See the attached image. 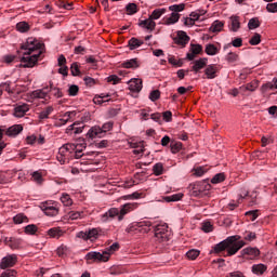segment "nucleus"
I'll return each mask as SVG.
<instances>
[{
  "label": "nucleus",
  "instance_id": "3c124183",
  "mask_svg": "<svg viewBox=\"0 0 277 277\" xmlns=\"http://www.w3.org/2000/svg\"><path fill=\"white\" fill-rule=\"evenodd\" d=\"M106 81L108 83H113V85H118V83H120V81H122V79H120L118 76L116 75H111V76H108L106 78Z\"/></svg>",
  "mask_w": 277,
  "mask_h": 277
},
{
  "label": "nucleus",
  "instance_id": "cd10ccee",
  "mask_svg": "<svg viewBox=\"0 0 277 277\" xmlns=\"http://www.w3.org/2000/svg\"><path fill=\"white\" fill-rule=\"evenodd\" d=\"M194 175L195 176H205L207 172H209V167L202 166V167H195L193 169Z\"/></svg>",
  "mask_w": 277,
  "mask_h": 277
},
{
  "label": "nucleus",
  "instance_id": "a211bd4d",
  "mask_svg": "<svg viewBox=\"0 0 277 277\" xmlns=\"http://www.w3.org/2000/svg\"><path fill=\"white\" fill-rule=\"evenodd\" d=\"M251 272H252V274H254L255 276H263V274H264L265 272H267V265L262 264V263H260V264H253V265L251 266Z\"/></svg>",
  "mask_w": 277,
  "mask_h": 277
},
{
  "label": "nucleus",
  "instance_id": "4d7b16f0",
  "mask_svg": "<svg viewBox=\"0 0 277 277\" xmlns=\"http://www.w3.org/2000/svg\"><path fill=\"white\" fill-rule=\"evenodd\" d=\"M245 241H254L256 234L254 232H247L243 236Z\"/></svg>",
  "mask_w": 277,
  "mask_h": 277
},
{
  "label": "nucleus",
  "instance_id": "6e6d98bb",
  "mask_svg": "<svg viewBox=\"0 0 277 277\" xmlns=\"http://www.w3.org/2000/svg\"><path fill=\"white\" fill-rule=\"evenodd\" d=\"M68 94L70 96H77L79 94V87L77 84H71L68 89Z\"/></svg>",
  "mask_w": 277,
  "mask_h": 277
},
{
  "label": "nucleus",
  "instance_id": "e2e57ef3",
  "mask_svg": "<svg viewBox=\"0 0 277 277\" xmlns=\"http://www.w3.org/2000/svg\"><path fill=\"white\" fill-rule=\"evenodd\" d=\"M16 271L15 269H9L1 274V277H16Z\"/></svg>",
  "mask_w": 277,
  "mask_h": 277
},
{
  "label": "nucleus",
  "instance_id": "c03bdc74",
  "mask_svg": "<svg viewBox=\"0 0 277 277\" xmlns=\"http://www.w3.org/2000/svg\"><path fill=\"white\" fill-rule=\"evenodd\" d=\"M249 29H258V27H261V22H259L258 17H253L248 23Z\"/></svg>",
  "mask_w": 277,
  "mask_h": 277
},
{
  "label": "nucleus",
  "instance_id": "6ab92c4d",
  "mask_svg": "<svg viewBox=\"0 0 277 277\" xmlns=\"http://www.w3.org/2000/svg\"><path fill=\"white\" fill-rule=\"evenodd\" d=\"M207 62H208V60L205 57L194 61V65L192 67L193 72H200V70H202V68H206Z\"/></svg>",
  "mask_w": 277,
  "mask_h": 277
},
{
  "label": "nucleus",
  "instance_id": "4c0bfd02",
  "mask_svg": "<svg viewBox=\"0 0 277 277\" xmlns=\"http://www.w3.org/2000/svg\"><path fill=\"white\" fill-rule=\"evenodd\" d=\"M170 146H171V153H173V155H176V153H180L181 149L183 148V143L172 142Z\"/></svg>",
  "mask_w": 277,
  "mask_h": 277
},
{
  "label": "nucleus",
  "instance_id": "f257e3e1",
  "mask_svg": "<svg viewBox=\"0 0 277 277\" xmlns=\"http://www.w3.org/2000/svg\"><path fill=\"white\" fill-rule=\"evenodd\" d=\"M150 228H154L155 237L160 243L170 241L172 232L166 223L153 225V222L148 220L136 222L127 228V233H150Z\"/></svg>",
  "mask_w": 277,
  "mask_h": 277
},
{
  "label": "nucleus",
  "instance_id": "2f4dec72",
  "mask_svg": "<svg viewBox=\"0 0 277 277\" xmlns=\"http://www.w3.org/2000/svg\"><path fill=\"white\" fill-rule=\"evenodd\" d=\"M153 172H154L155 176H161V174H163V172H164L163 163L157 162L156 164H154Z\"/></svg>",
  "mask_w": 277,
  "mask_h": 277
},
{
  "label": "nucleus",
  "instance_id": "39448f33",
  "mask_svg": "<svg viewBox=\"0 0 277 277\" xmlns=\"http://www.w3.org/2000/svg\"><path fill=\"white\" fill-rule=\"evenodd\" d=\"M120 250V245L118 242H114L110 247L106 248V250L101 252H89L85 255V260L90 263L93 261L94 263H107L109 261V256L114 254V252H118Z\"/></svg>",
  "mask_w": 277,
  "mask_h": 277
},
{
  "label": "nucleus",
  "instance_id": "0e129e2a",
  "mask_svg": "<svg viewBox=\"0 0 277 277\" xmlns=\"http://www.w3.org/2000/svg\"><path fill=\"white\" fill-rule=\"evenodd\" d=\"M83 81H84L85 85H88L89 88H92V85H94L96 83V80H94L91 77H84Z\"/></svg>",
  "mask_w": 277,
  "mask_h": 277
},
{
  "label": "nucleus",
  "instance_id": "5fc2aeb1",
  "mask_svg": "<svg viewBox=\"0 0 277 277\" xmlns=\"http://www.w3.org/2000/svg\"><path fill=\"white\" fill-rule=\"evenodd\" d=\"M201 229L203 233H211L213 232V224L211 222L207 221L202 223Z\"/></svg>",
  "mask_w": 277,
  "mask_h": 277
},
{
  "label": "nucleus",
  "instance_id": "052dcab7",
  "mask_svg": "<svg viewBox=\"0 0 277 277\" xmlns=\"http://www.w3.org/2000/svg\"><path fill=\"white\" fill-rule=\"evenodd\" d=\"M246 215L250 217L251 222H254V220L259 217V210L248 211L246 212Z\"/></svg>",
  "mask_w": 277,
  "mask_h": 277
},
{
  "label": "nucleus",
  "instance_id": "5701e85b",
  "mask_svg": "<svg viewBox=\"0 0 277 277\" xmlns=\"http://www.w3.org/2000/svg\"><path fill=\"white\" fill-rule=\"evenodd\" d=\"M229 24L232 26L230 28L232 31H239V28L241 27V23H239V16L233 15L229 18Z\"/></svg>",
  "mask_w": 277,
  "mask_h": 277
},
{
  "label": "nucleus",
  "instance_id": "393cba45",
  "mask_svg": "<svg viewBox=\"0 0 277 277\" xmlns=\"http://www.w3.org/2000/svg\"><path fill=\"white\" fill-rule=\"evenodd\" d=\"M223 28H224L223 22L214 21L210 26V31H212V34H220V31H222Z\"/></svg>",
  "mask_w": 277,
  "mask_h": 277
},
{
  "label": "nucleus",
  "instance_id": "79ce46f5",
  "mask_svg": "<svg viewBox=\"0 0 277 277\" xmlns=\"http://www.w3.org/2000/svg\"><path fill=\"white\" fill-rule=\"evenodd\" d=\"M69 220H81L83 217L82 211H69L68 212Z\"/></svg>",
  "mask_w": 277,
  "mask_h": 277
},
{
  "label": "nucleus",
  "instance_id": "1a4fd4ad",
  "mask_svg": "<svg viewBox=\"0 0 277 277\" xmlns=\"http://www.w3.org/2000/svg\"><path fill=\"white\" fill-rule=\"evenodd\" d=\"M189 187L193 190L194 196H200L202 192H207V189H211V185H209L207 181L195 182L190 184Z\"/></svg>",
  "mask_w": 277,
  "mask_h": 277
},
{
  "label": "nucleus",
  "instance_id": "72a5a7b5",
  "mask_svg": "<svg viewBox=\"0 0 277 277\" xmlns=\"http://www.w3.org/2000/svg\"><path fill=\"white\" fill-rule=\"evenodd\" d=\"M16 29L21 34H26V31H29V24H27L26 22H19L16 24Z\"/></svg>",
  "mask_w": 277,
  "mask_h": 277
},
{
  "label": "nucleus",
  "instance_id": "f3484780",
  "mask_svg": "<svg viewBox=\"0 0 277 277\" xmlns=\"http://www.w3.org/2000/svg\"><path fill=\"white\" fill-rule=\"evenodd\" d=\"M27 111H29V106L27 104L17 105L14 108L13 116H15V118H23Z\"/></svg>",
  "mask_w": 277,
  "mask_h": 277
},
{
  "label": "nucleus",
  "instance_id": "603ef678",
  "mask_svg": "<svg viewBox=\"0 0 277 277\" xmlns=\"http://www.w3.org/2000/svg\"><path fill=\"white\" fill-rule=\"evenodd\" d=\"M9 246L12 250H18V248H21V240L16 238H11Z\"/></svg>",
  "mask_w": 277,
  "mask_h": 277
},
{
  "label": "nucleus",
  "instance_id": "a18cd8bd",
  "mask_svg": "<svg viewBox=\"0 0 277 277\" xmlns=\"http://www.w3.org/2000/svg\"><path fill=\"white\" fill-rule=\"evenodd\" d=\"M168 62L169 64H171L172 66H177L179 68H181V66H183V60H176V57L169 55L168 57Z\"/></svg>",
  "mask_w": 277,
  "mask_h": 277
},
{
  "label": "nucleus",
  "instance_id": "aec40b11",
  "mask_svg": "<svg viewBox=\"0 0 277 277\" xmlns=\"http://www.w3.org/2000/svg\"><path fill=\"white\" fill-rule=\"evenodd\" d=\"M49 92L50 89L49 87L42 90H36L31 93L32 98H44L47 101V98H49Z\"/></svg>",
  "mask_w": 277,
  "mask_h": 277
},
{
  "label": "nucleus",
  "instance_id": "4468645a",
  "mask_svg": "<svg viewBox=\"0 0 277 277\" xmlns=\"http://www.w3.org/2000/svg\"><path fill=\"white\" fill-rule=\"evenodd\" d=\"M217 72H220V67L215 64L208 65L205 69V75L208 79H215Z\"/></svg>",
  "mask_w": 277,
  "mask_h": 277
},
{
  "label": "nucleus",
  "instance_id": "f8f14e48",
  "mask_svg": "<svg viewBox=\"0 0 277 277\" xmlns=\"http://www.w3.org/2000/svg\"><path fill=\"white\" fill-rule=\"evenodd\" d=\"M200 53H202V45L192 43L190 52L186 54V57L189 62H194V60H196V55H200Z\"/></svg>",
  "mask_w": 277,
  "mask_h": 277
},
{
  "label": "nucleus",
  "instance_id": "ddd939ff",
  "mask_svg": "<svg viewBox=\"0 0 277 277\" xmlns=\"http://www.w3.org/2000/svg\"><path fill=\"white\" fill-rule=\"evenodd\" d=\"M43 213L45 215H48L49 217H55V215H57L60 213V210L57 209V207L51 205V203H44L41 207Z\"/></svg>",
  "mask_w": 277,
  "mask_h": 277
},
{
  "label": "nucleus",
  "instance_id": "a878e982",
  "mask_svg": "<svg viewBox=\"0 0 277 277\" xmlns=\"http://www.w3.org/2000/svg\"><path fill=\"white\" fill-rule=\"evenodd\" d=\"M177 38V44H182V47H185V44L189 42V36H187V32L185 31H179Z\"/></svg>",
  "mask_w": 277,
  "mask_h": 277
},
{
  "label": "nucleus",
  "instance_id": "8fccbe9b",
  "mask_svg": "<svg viewBox=\"0 0 277 277\" xmlns=\"http://www.w3.org/2000/svg\"><path fill=\"white\" fill-rule=\"evenodd\" d=\"M267 90H277V80L274 83L268 82L262 85V92H267Z\"/></svg>",
  "mask_w": 277,
  "mask_h": 277
},
{
  "label": "nucleus",
  "instance_id": "c756f323",
  "mask_svg": "<svg viewBox=\"0 0 277 277\" xmlns=\"http://www.w3.org/2000/svg\"><path fill=\"white\" fill-rule=\"evenodd\" d=\"M53 114V106H48L39 114V120H47Z\"/></svg>",
  "mask_w": 277,
  "mask_h": 277
},
{
  "label": "nucleus",
  "instance_id": "680f3d73",
  "mask_svg": "<svg viewBox=\"0 0 277 277\" xmlns=\"http://www.w3.org/2000/svg\"><path fill=\"white\" fill-rule=\"evenodd\" d=\"M266 10H267V12H271L272 14H276V12H277V2L268 3L266 5Z\"/></svg>",
  "mask_w": 277,
  "mask_h": 277
},
{
  "label": "nucleus",
  "instance_id": "bb28decb",
  "mask_svg": "<svg viewBox=\"0 0 277 277\" xmlns=\"http://www.w3.org/2000/svg\"><path fill=\"white\" fill-rule=\"evenodd\" d=\"M123 68H140L137 58H131L122 63Z\"/></svg>",
  "mask_w": 277,
  "mask_h": 277
},
{
  "label": "nucleus",
  "instance_id": "412c9836",
  "mask_svg": "<svg viewBox=\"0 0 277 277\" xmlns=\"http://www.w3.org/2000/svg\"><path fill=\"white\" fill-rule=\"evenodd\" d=\"M142 44H144V40H140L135 37H132L128 41V47L130 48V51H135V49H140V47H142Z\"/></svg>",
  "mask_w": 277,
  "mask_h": 277
},
{
  "label": "nucleus",
  "instance_id": "58836bf2",
  "mask_svg": "<svg viewBox=\"0 0 277 277\" xmlns=\"http://www.w3.org/2000/svg\"><path fill=\"white\" fill-rule=\"evenodd\" d=\"M225 180L226 175H224V173H217L212 177L211 183H213V185H217V183H222Z\"/></svg>",
  "mask_w": 277,
  "mask_h": 277
},
{
  "label": "nucleus",
  "instance_id": "c85d7f7f",
  "mask_svg": "<svg viewBox=\"0 0 277 277\" xmlns=\"http://www.w3.org/2000/svg\"><path fill=\"white\" fill-rule=\"evenodd\" d=\"M206 53L207 55H217L220 53V50L215 44L209 43L206 45Z\"/></svg>",
  "mask_w": 277,
  "mask_h": 277
},
{
  "label": "nucleus",
  "instance_id": "f03ea898",
  "mask_svg": "<svg viewBox=\"0 0 277 277\" xmlns=\"http://www.w3.org/2000/svg\"><path fill=\"white\" fill-rule=\"evenodd\" d=\"M42 47L36 38L30 37L22 44L21 49L24 51L23 57L21 58L19 68H34L38 64L40 55H42Z\"/></svg>",
  "mask_w": 277,
  "mask_h": 277
},
{
  "label": "nucleus",
  "instance_id": "338daca9",
  "mask_svg": "<svg viewBox=\"0 0 277 277\" xmlns=\"http://www.w3.org/2000/svg\"><path fill=\"white\" fill-rule=\"evenodd\" d=\"M237 54H235L234 52H229L226 56L227 62L233 63V62H237Z\"/></svg>",
  "mask_w": 277,
  "mask_h": 277
},
{
  "label": "nucleus",
  "instance_id": "7ed1b4c3",
  "mask_svg": "<svg viewBox=\"0 0 277 277\" xmlns=\"http://www.w3.org/2000/svg\"><path fill=\"white\" fill-rule=\"evenodd\" d=\"M241 236H232V237H227L225 240L216 243L213 247V252L215 254H222V252H226V256H233L235 254H237V252H239V250H241V248H243V246H246V241L240 240Z\"/></svg>",
  "mask_w": 277,
  "mask_h": 277
},
{
  "label": "nucleus",
  "instance_id": "b1692460",
  "mask_svg": "<svg viewBox=\"0 0 277 277\" xmlns=\"http://www.w3.org/2000/svg\"><path fill=\"white\" fill-rule=\"evenodd\" d=\"M183 193H177L163 197V200L164 202H179V200H183Z\"/></svg>",
  "mask_w": 277,
  "mask_h": 277
},
{
  "label": "nucleus",
  "instance_id": "473e14b6",
  "mask_svg": "<svg viewBox=\"0 0 277 277\" xmlns=\"http://www.w3.org/2000/svg\"><path fill=\"white\" fill-rule=\"evenodd\" d=\"M179 18H181V14L172 13L170 17L166 19V25H174V23H179Z\"/></svg>",
  "mask_w": 277,
  "mask_h": 277
},
{
  "label": "nucleus",
  "instance_id": "6e6552de",
  "mask_svg": "<svg viewBox=\"0 0 277 277\" xmlns=\"http://www.w3.org/2000/svg\"><path fill=\"white\" fill-rule=\"evenodd\" d=\"M101 233H103L101 228H92L88 232H80L78 234V237L79 239H83L84 241H96V239L101 237Z\"/></svg>",
  "mask_w": 277,
  "mask_h": 277
},
{
  "label": "nucleus",
  "instance_id": "423d86ee",
  "mask_svg": "<svg viewBox=\"0 0 277 277\" xmlns=\"http://www.w3.org/2000/svg\"><path fill=\"white\" fill-rule=\"evenodd\" d=\"M166 12V9L154 10L147 19L138 23L140 27H143V29H148L149 31H155V27H157V23H155V21H159V18H161Z\"/></svg>",
  "mask_w": 277,
  "mask_h": 277
},
{
  "label": "nucleus",
  "instance_id": "774afa93",
  "mask_svg": "<svg viewBox=\"0 0 277 277\" xmlns=\"http://www.w3.org/2000/svg\"><path fill=\"white\" fill-rule=\"evenodd\" d=\"M11 85H12V82L6 81V82H2V83L0 84V88H1L2 92H3V90H4L5 92H9V93H10V87H11Z\"/></svg>",
  "mask_w": 277,
  "mask_h": 277
},
{
  "label": "nucleus",
  "instance_id": "f704fd0d",
  "mask_svg": "<svg viewBox=\"0 0 277 277\" xmlns=\"http://www.w3.org/2000/svg\"><path fill=\"white\" fill-rule=\"evenodd\" d=\"M256 88H258V84L254 82L247 83L245 87H240V92H254Z\"/></svg>",
  "mask_w": 277,
  "mask_h": 277
},
{
  "label": "nucleus",
  "instance_id": "09e8293b",
  "mask_svg": "<svg viewBox=\"0 0 277 277\" xmlns=\"http://www.w3.org/2000/svg\"><path fill=\"white\" fill-rule=\"evenodd\" d=\"M170 12H183L185 10V3H180V4H173L169 6Z\"/></svg>",
  "mask_w": 277,
  "mask_h": 277
},
{
  "label": "nucleus",
  "instance_id": "e433bc0d",
  "mask_svg": "<svg viewBox=\"0 0 277 277\" xmlns=\"http://www.w3.org/2000/svg\"><path fill=\"white\" fill-rule=\"evenodd\" d=\"M126 11L130 16H133V14H137V4L135 3H129L126 6Z\"/></svg>",
  "mask_w": 277,
  "mask_h": 277
},
{
  "label": "nucleus",
  "instance_id": "a19ab883",
  "mask_svg": "<svg viewBox=\"0 0 277 277\" xmlns=\"http://www.w3.org/2000/svg\"><path fill=\"white\" fill-rule=\"evenodd\" d=\"M61 202L65 206V207H70L72 206V199L70 198V195L68 194H63L61 197Z\"/></svg>",
  "mask_w": 277,
  "mask_h": 277
},
{
  "label": "nucleus",
  "instance_id": "2eb2a0df",
  "mask_svg": "<svg viewBox=\"0 0 277 277\" xmlns=\"http://www.w3.org/2000/svg\"><path fill=\"white\" fill-rule=\"evenodd\" d=\"M23 133V124H14L6 129L5 135L8 137H16L17 135H21Z\"/></svg>",
  "mask_w": 277,
  "mask_h": 277
},
{
  "label": "nucleus",
  "instance_id": "7c9ffc66",
  "mask_svg": "<svg viewBox=\"0 0 277 277\" xmlns=\"http://www.w3.org/2000/svg\"><path fill=\"white\" fill-rule=\"evenodd\" d=\"M77 149V145L75 144H65L58 149V155H64V150H68V153H72V150Z\"/></svg>",
  "mask_w": 277,
  "mask_h": 277
},
{
  "label": "nucleus",
  "instance_id": "9d476101",
  "mask_svg": "<svg viewBox=\"0 0 277 277\" xmlns=\"http://www.w3.org/2000/svg\"><path fill=\"white\" fill-rule=\"evenodd\" d=\"M241 254L243 259H248L249 261H254V259H259V256L261 255V251L259 250V248L248 247L241 251Z\"/></svg>",
  "mask_w": 277,
  "mask_h": 277
},
{
  "label": "nucleus",
  "instance_id": "ea45409f",
  "mask_svg": "<svg viewBox=\"0 0 277 277\" xmlns=\"http://www.w3.org/2000/svg\"><path fill=\"white\" fill-rule=\"evenodd\" d=\"M70 71L72 77H79V75H81L79 63H72L70 66Z\"/></svg>",
  "mask_w": 277,
  "mask_h": 277
},
{
  "label": "nucleus",
  "instance_id": "0eeeda50",
  "mask_svg": "<svg viewBox=\"0 0 277 277\" xmlns=\"http://www.w3.org/2000/svg\"><path fill=\"white\" fill-rule=\"evenodd\" d=\"M114 129V123L113 122H106L101 127H93L91 128L87 135L90 137V140H94V137H105V133L107 131H111Z\"/></svg>",
  "mask_w": 277,
  "mask_h": 277
},
{
  "label": "nucleus",
  "instance_id": "69168bd1",
  "mask_svg": "<svg viewBox=\"0 0 277 277\" xmlns=\"http://www.w3.org/2000/svg\"><path fill=\"white\" fill-rule=\"evenodd\" d=\"M163 120L166 122H172V111L167 110L162 114Z\"/></svg>",
  "mask_w": 277,
  "mask_h": 277
},
{
  "label": "nucleus",
  "instance_id": "49530a36",
  "mask_svg": "<svg viewBox=\"0 0 277 277\" xmlns=\"http://www.w3.org/2000/svg\"><path fill=\"white\" fill-rule=\"evenodd\" d=\"M50 92H52L53 96H55L56 98H62V96H64V93H62V90H60V88H55L53 87V84H50Z\"/></svg>",
  "mask_w": 277,
  "mask_h": 277
},
{
  "label": "nucleus",
  "instance_id": "de8ad7c7",
  "mask_svg": "<svg viewBox=\"0 0 277 277\" xmlns=\"http://www.w3.org/2000/svg\"><path fill=\"white\" fill-rule=\"evenodd\" d=\"M37 232H38V226H36L35 224H30L25 227L26 235H36Z\"/></svg>",
  "mask_w": 277,
  "mask_h": 277
},
{
  "label": "nucleus",
  "instance_id": "864d4df0",
  "mask_svg": "<svg viewBox=\"0 0 277 277\" xmlns=\"http://www.w3.org/2000/svg\"><path fill=\"white\" fill-rule=\"evenodd\" d=\"M249 44H251L252 47L261 44V36L259 34H254V36L249 40Z\"/></svg>",
  "mask_w": 277,
  "mask_h": 277
},
{
  "label": "nucleus",
  "instance_id": "20e7f679",
  "mask_svg": "<svg viewBox=\"0 0 277 277\" xmlns=\"http://www.w3.org/2000/svg\"><path fill=\"white\" fill-rule=\"evenodd\" d=\"M140 207L137 202H128L118 208H111L106 213L102 214L101 221L102 222H110L115 217H118V222H122L124 220V215L131 213V211H135Z\"/></svg>",
  "mask_w": 277,
  "mask_h": 277
},
{
  "label": "nucleus",
  "instance_id": "13d9d810",
  "mask_svg": "<svg viewBox=\"0 0 277 277\" xmlns=\"http://www.w3.org/2000/svg\"><path fill=\"white\" fill-rule=\"evenodd\" d=\"M161 96V92L159 90H154L149 94V98L155 103V101H159V97Z\"/></svg>",
  "mask_w": 277,
  "mask_h": 277
},
{
  "label": "nucleus",
  "instance_id": "bf43d9fd",
  "mask_svg": "<svg viewBox=\"0 0 277 277\" xmlns=\"http://www.w3.org/2000/svg\"><path fill=\"white\" fill-rule=\"evenodd\" d=\"M25 220H27V216L23 215V214H16L13 217V222L14 224H23V222H25Z\"/></svg>",
  "mask_w": 277,
  "mask_h": 277
},
{
  "label": "nucleus",
  "instance_id": "c9c22d12",
  "mask_svg": "<svg viewBox=\"0 0 277 277\" xmlns=\"http://www.w3.org/2000/svg\"><path fill=\"white\" fill-rule=\"evenodd\" d=\"M143 194L138 192H134L130 195H126L122 197L123 200H140L142 198Z\"/></svg>",
  "mask_w": 277,
  "mask_h": 277
},
{
  "label": "nucleus",
  "instance_id": "dca6fc26",
  "mask_svg": "<svg viewBox=\"0 0 277 277\" xmlns=\"http://www.w3.org/2000/svg\"><path fill=\"white\" fill-rule=\"evenodd\" d=\"M130 92H142V79L140 78H133L128 82Z\"/></svg>",
  "mask_w": 277,
  "mask_h": 277
},
{
  "label": "nucleus",
  "instance_id": "4be33fe9",
  "mask_svg": "<svg viewBox=\"0 0 277 277\" xmlns=\"http://www.w3.org/2000/svg\"><path fill=\"white\" fill-rule=\"evenodd\" d=\"M48 235L52 239H60L64 235V230L60 229V227H52L48 230Z\"/></svg>",
  "mask_w": 277,
  "mask_h": 277
},
{
  "label": "nucleus",
  "instance_id": "9b49d317",
  "mask_svg": "<svg viewBox=\"0 0 277 277\" xmlns=\"http://www.w3.org/2000/svg\"><path fill=\"white\" fill-rule=\"evenodd\" d=\"M17 261L16 254L6 255L0 262V268L8 269V267H14Z\"/></svg>",
  "mask_w": 277,
  "mask_h": 277
},
{
  "label": "nucleus",
  "instance_id": "37998d69",
  "mask_svg": "<svg viewBox=\"0 0 277 277\" xmlns=\"http://www.w3.org/2000/svg\"><path fill=\"white\" fill-rule=\"evenodd\" d=\"M186 256H187V259H189L190 261H196V259H198V256H200V251H198V250H196V249L189 250V251L186 253Z\"/></svg>",
  "mask_w": 277,
  "mask_h": 277
}]
</instances>
